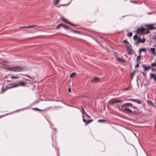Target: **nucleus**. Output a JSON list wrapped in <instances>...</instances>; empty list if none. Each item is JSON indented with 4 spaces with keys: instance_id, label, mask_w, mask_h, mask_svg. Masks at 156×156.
Here are the masks:
<instances>
[{
    "instance_id": "aec40b11",
    "label": "nucleus",
    "mask_w": 156,
    "mask_h": 156,
    "mask_svg": "<svg viewBox=\"0 0 156 156\" xmlns=\"http://www.w3.org/2000/svg\"><path fill=\"white\" fill-rule=\"evenodd\" d=\"M139 37L137 35H135L133 37V39L135 41H136Z\"/></svg>"
},
{
    "instance_id": "ddd939ff",
    "label": "nucleus",
    "mask_w": 156,
    "mask_h": 156,
    "mask_svg": "<svg viewBox=\"0 0 156 156\" xmlns=\"http://www.w3.org/2000/svg\"><path fill=\"white\" fill-rule=\"evenodd\" d=\"M141 43V39L140 37L137 39L136 42L134 43V44L136 45H137L138 43Z\"/></svg>"
},
{
    "instance_id": "cd10ccee",
    "label": "nucleus",
    "mask_w": 156,
    "mask_h": 156,
    "mask_svg": "<svg viewBox=\"0 0 156 156\" xmlns=\"http://www.w3.org/2000/svg\"><path fill=\"white\" fill-rule=\"evenodd\" d=\"M146 39L145 38L143 37L142 39H141V42L142 43H144Z\"/></svg>"
},
{
    "instance_id": "680f3d73",
    "label": "nucleus",
    "mask_w": 156,
    "mask_h": 156,
    "mask_svg": "<svg viewBox=\"0 0 156 156\" xmlns=\"http://www.w3.org/2000/svg\"><path fill=\"white\" fill-rule=\"evenodd\" d=\"M124 89V90H127V88H125V89Z\"/></svg>"
},
{
    "instance_id": "49530a36",
    "label": "nucleus",
    "mask_w": 156,
    "mask_h": 156,
    "mask_svg": "<svg viewBox=\"0 0 156 156\" xmlns=\"http://www.w3.org/2000/svg\"><path fill=\"white\" fill-rule=\"evenodd\" d=\"M68 91L69 92V93L71 92V88H69L68 89Z\"/></svg>"
},
{
    "instance_id": "2eb2a0df",
    "label": "nucleus",
    "mask_w": 156,
    "mask_h": 156,
    "mask_svg": "<svg viewBox=\"0 0 156 156\" xmlns=\"http://www.w3.org/2000/svg\"><path fill=\"white\" fill-rule=\"evenodd\" d=\"M116 58L118 60L119 62H120L122 63H125L126 62V60H125L122 59L119 57H117Z\"/></svg>"
},
{
    "instance_id": "9d476101",
    "label": "nucleus",
    "mask_w": 156,
    "mask_h": 156,
    "mask_svg": "<svg viewBox=\"0 0 156 156\" xmlns=\"http://www.w3.org/2000/svg\"><path fill=\"white\" fill-rule=\"evenodd\" d=\"M132 107V104L130 103H127L124 104L123 105H121L122 108L123 107Z\"/></svg>"
},
{
    "instance_id": "423d86ee",
    "label": "nucleus",
    "mask_w": 156,
    "mask_h": 156,
    "mask_svg": "<svg viewBox=\"0 0 156 156\" xmlns=\"http://www.w3.org/2000/svg\"><path fill=\"white\" fill-rule=\"evenodd\" d=\"M156 25V23H154L153 24H148L146 25V27L148 30H151L153 29H156V27L153 26V25Z\"/></svg>"
},
{
    "instance_id": "f3484780",
    "label": "nucleus",
    "mask_w": 156,
    "mask_h": 156,
    "mask_svg": "<svg viewBox=\"0 0 156 156\" xmlns=\"http://www.w3.org/2000/svg\"><path fill=\"white\" fill-rule=\"evenodd\" d=\"M63 24L62 23H60L56 27V28L57 29H60L61 27H63Z\"/></svg>"
},
{
    "instance_id": "13d9d810",
    "label": "nucleus",
    "mask_w": 156,
    "mask_h": 156,
    "mask_svg": "<svg viewBox=\"0 0 156 156\" xmlns=\"http://www.w3.org/2000/svg\"><path fill=\"white\" fill-rule=\"evenodd\" d=\"M154 39H156V35L154 36Z\"/></svg>"
},
{
    "instance_id": "c85d7f7f",
    "label": "nucleus",
    "mask_w": 156,
    "mask_h": 156,
    "mask_svg": "<svg viewBox=\"0 0 156 156\" xmlns=\"http://www.w3.org/2000/svg\"><path fill=\"white\" fill-rule=\"evenodd\" d=\"M149 30H148V29H147V30L146 29V30L145 31L144 34H149L150 32L149 31Z\"/></svg>"
},
{
    "instance_id": "c756f323",
    "label": "nucleus",
    "mask_w": 156,
    "mask_h": 156,
    "mask_svg": "<svg viewBox=\"0 0 156 156\" xmlns=\"http://www.w3.org/2000/svg\"><path fill=\"white\" fill-rule=\"evenodd\" d=\"M19 78L18 76H11V78L12 79H18Z\"/></svg>"
},
{
    "instance_id": "a211bd4d",
    "label": "nucleus",
    "mask_w": 156,
    "mask_h": 156,
    "mask_svg": "<svg viewBox=\"0 0 156 156\" xmlns=\"http://www.w3.org/2000/svg\"><path fill=\"white\" fill-rule=\"evenodd\" d=\"M99 80V78L97 77H94V78L92 80V82H95V81H97Z\"/></svg>"
},
{
    "instance_id": "4468645a",
    "label": "nucleus",
    "mask_w": 156,
    "mask_h": 156,
    "mask_svg": "<svg viewBox=\"0 0 156 156\" xmlns=\"http://www.w3.org/2000/svg\"><path fill=\"white\" fill-rule=\"evenodd\" d=\"M150 50L152 52V53L154 55H156L155 48H150Z\"/></svg>"
},
{
    "instance_id": "6e6d98bb",
    "label": "nucleus",
    "mask_w": 156,
    "mask_h": 156,
    "mask_svg": "<svg viewBox=\"0 0 156 156\" xmlns=\"http://www.w3.org/2000/svg\"><path fill=\"white\" fill-rule=\"evenodd\" d=\"M142 73H143V75L144 76H145V74L143 72H142Z\"/></svg>"
},
{
    "instance_id": "4be33fe9",
    "label": "nucleus",
    "mask_w": 156,
    "mask_h": 156,
    "mask_svg": "<svg viewBox=\"0 0 156 156\" xmlns=\"http://www.w3.org/2000/svg\"><path fill=\"white\" fill-rule=\"evenodd\" d=\"M23 75L24 76H25L29 78L30 79L33 80L34 79V77H31V76H29L28 74H24Z\"/></svg>"
},
{
    "instance_id": "b1692460",
    "label": "nucleus",
    "mask_w": 156,
    "mask_h": 156,
    "mask_svg": "<svg viewBox=\"0 0 156 156\" xmlns=\"http://www.w3.org/2000/svg\"><path fill=\"white\" fill-rule=\"evenodd\" d=\"M36 26H37V25H32L31 26H27V27H25L26 28H31L34 27H36Z\"/></svg>"
},
{
    "instance_id": "58836bf2",
    "label": "nucleus",
    "mask_w": 156,
    "mask_h": 156,
    "mask_svg": "<svg viewBox=\"0 0 156 156\" xmlns=\"http://www.w3.org/2000/svg\"><path fill=\"white\" fill-rule=\"evenodd\" d=\"M81 112L83 114V111H84V109L83 107L82 106L81 107Z\"/></svg>"
},
{
    "instance_id": "3c124183",
    "label": "nucleus",
    "mask_w": 156,
    "mask_h": 156,
    "mask_svg": "<svg viewBox=\"0 0 156 156\" xmlns=\"http://www.w3.org/2000/svg\"><path fill=\"white\" fill-rule=\"evenodd\" d=\"M130 2H135V1H132V0H130Z\"/></svg>"
},
{
    "instance_id": "a878e982",
    "label": "nucleus",
    "mask_w": 156,
    "mask_h": 156,
    "mask_svg": "<svg viewBox=\"0 0 156 156\" xmlns=\"http://www.w3.org/2000/svg\"><path fill=\"white\" fill-rule=\"evenodd\" d=\"M135 70L130 73V75L131 76V79H132L133 77L135 74Z\"/></svg>"
},
{
    "instance_id": "864d4df0",
    "label": "nucleus",
    "mask_w": 156,
    "mask_h": 156,
    "mask_svg": "<svg viewBox=\"0 0 156 156\" xmlns=\"http://www.w3.org/2000/svg\"><path fill=\"white\" fill-rule=\"evenodd\" d=\"M114 101H115V103H118V100H115Z\"/></svg>"
},
{
    "instance_id": "f704fd0d",
    "label": "nucleus",
    "mask_w": 156,
    "mask_h": 156,
    "mask_svg": "<svg viewBox=\"0 0 156 156\" xmlns=\"http://www.w3.org/2000/svg\"><path fill=\"white\" fill-rule=\"evenodd\" d=\"M7 89H8V87L7 88V89H6V88H3V87H2V93H3L4 92H5Z\"/></svg>"
},
{
    "instance_id": "7c9ffc66",
    "label": "nucleus",
    "mask_w": 156,
    "mask_h": 156,
    "mask_svg": "<svg viewBox=\"0 0 156 156\" xmlns=\"http://www.w3.org/2000/svg\"><path fill=\"white\" fill-rule=\"evenodd\" d=\"M156 66V63H152L151 64V67H155Z\"/></svg>"
},
{
    "instance_id": "412c9836",
    "label": "nucleus",
    "mask_w": 156,
    "mask_h": 156,
    "mask_svg": "<svg viewBox=\"0 0 156 156\" xmlns=\"http://www.w3.org/2000/svg\"><path fill=\"white\" fill-rule=\"evenodd\" d=\"M140 55H139L136 58V62L138 63H139V62L140 60Z\"/></svg>"
},
{
    "instance_id": "4c0bfd02",
    "label": "nucleus",
    "mask_w": 156,
    "mask_h": 156,
    "mask_svg": "<svg viewBox=\"0 0 156 156\" xmlns=\"http://www.w3.org/2000/svg\"><path fill=\"white\" fill-rule=\"evenodd\" d=\"M106 121L105 120L102 119H99L98 120V122H105Z\"/></svg>"
},
{
    "instance_id": "79ce46f5",
    "label": "nucleus",
    "mask_w": 156,
    "mask_h": 156,
    "mask_svg": "<svg viewBox=\"0 0 156 156\" xmlns=\"http://www.w3.org/2000/svg\"><path fill=\"white\" fill-rule=\"evenodd\" d=\"M86 115L87 117L89 118H90L91 117L89 115H88L87 113H86Z\"/></svg>"
},
{
    "instance_id": "393cba45",
    "label": "nucleus",
    "mask_w": 156,
    "mask_h": 156,
    "mask_svg": "<svg viewBox=\"0 0 156 156\" xmlns=\"http://www.w3.org/2000/svg\"><path fill=\"white\" fill-rule=\"evenodd\" d=\"M71 30L74 33H76V34H80V32L76 30H72V29Z\"/></svg>"
},
{
    "instance_id": "0e129e2a",
    "label": "nucleus",
    "mask_w": 156,
    "mask_h": 156,
    "mask_svg": "<svg viewBox=\"0 0 156 156\" xmlns=\"http://www.w3.org/2000/svg\"><path fill=\"white\" fill-rule=\"evenodd\" d=\"M8 81V82H9L10 81Z\"/></svg>"
},
{
    "instance_id": "0eeeda50",
    "label": "nucleus",
    "mask_w": 156,
    "mask_h": 156,
    "mask_svg": "<svg viewBox=\"0 0 156 156\" xmlns=\"http://www.w3.org/2000/svg\"><path fill=\"white\" fill-rule=\"evenodd\" d=\"M126 101H131L136 103H137L140 104H141V101L139 99H128L126 100Z\"/></svg>"
},
{
    "instance_id": "20e7f679",
    "label": "nucleus",
    "mask_w": 156,
    "mask_h": 156,
    "mask_svg": "<svg viewBox=\"0 0 156 156\" xmlns=\"http://www.w3.org/2000/svg\"><path fill=\"white\" fill-rule=\"evenodd\" d=\"M121 109L122 111V112L127 114L130 113L133 114L134 113V112H133L131 109L127 108H122Z\"/></svg>"
},
{
    "instance_id": "ea45409f",
    "label": "nucleus",
    "mask_w": 156,
    "mask_h": 156,
    "mask_svg": "<svg viewBox=\"0 0 156 156\" xmlns=\"http://www.w3.org/2000/svg\"><path fill=\"white\" fill-rule=\"evenodd\" d=\"M123 43H126L127 44H129V43L128 42V41L126 40H125L123 41Z\"/></svg>"
},
{
    "instance_id": "c03bdc74",
    "label": "nucleus",
    "mask_w": 156,
    "mask_h": 156,
    "mask_svg": "<svg viewBox=\"0 0 156 156\" xmlns=\"http://www.w3.org/2000/svg\"><path fill=\"white\" fill-rule=\"evenodd\" d=\"M132 107L133 109H136L137 108V107L136 106H132Z\"/></svg>"
},
{
    "instance_id": "bf43d9fd",
    "label": "nucleus",
    "mask_w": 156,
    "mask_h": 156,
    "mask_svg": "<svg viewBox=\"0 0 156 156\" xmlns=\"http://www.w3.org/2000/svg\"><path fill=\"white\" fill-rule=\"evenodd\" d=\"M56 101H60V100H56Z\"/></svg>"
},
{
    "instance_id": "9b49d317",
    "label": "nucleus",
    "mask_w": 156,
    "mask_h": 156,
    "mask_svg": "<svg viewBox=\"0 0 156 156\" xmlns=\"http://www.w3.org/2000/svg\"><path fill=\"white\" fill-rule=\"evenodd\" d=\"M142 66L144 68V70L146 71H148L151 68V66H146L145 65H142Z\"/></svg>"
},
{
    "instance_id": "dca6fc26",
    "label": "nucleus",
    "mask_w": 156,
    "mask_h": 156,
    "mask_svg": "<svg viewBox=\"0 0 156 156\" xmlns=\"http://www.w3.org/2000/svg\"><path fill=\"white\" fill-rule=\"evenodd\" d=\"M66 30H71L72 28L69 27H68L66 25H65L63 24V27Z\"/></svg>"
},
{
    "instance_id": "e2e57ef3",
    "label": "nucleus",
    "mask_w": 156,
    "mask_h": 156,
    "mask_svg": "<svg viewBox=\"0 0 156 156\" xmlns=\"http://www.w3.org/2000/svg\"><path fill=\"white\" fill-rule=\"evenodd\" d=\"M49 108H51V107H49Z\"/></svg>"
},
{
    "instance_id": "5fc2aeb1",
    "label": "nucleus",
    "mask_w": 156,
    "mask_h": 156,
    "mask_svg": "<svg viewBox=\"0 0 156 156\" xmlns=\"http://www.w3.org/2000/svg\"><path fill=\"white\" fill-rule=\"evenodd\" d=\"M118 109H119V110H120V108L119 106H118Z\"/></svg>"
},
{
    "instance_id": "e433bc0d",
    "label": "nucleus",
    "mask_w": 156,
    "mask_h": 156,
    "mask_svg": "<svg viewBox=\"0 0 156 156\" xmlns=\"http://www.w3.org/2000/svg\"><path fill=\"white\" fill-rule=\"evenodd\" d=\"M9 113H8V114H4V115H0V118H1L5 116H6L8 115H9Z\"/></svg>"
},
{
    "instance_id": "473e14b6",
    "label": "nucleus",
    "mask_w": 156,
    "mask_h": 156,
    "mask_svg": "<svg viewBox=\"0 0 156 156\" xmlns=\"http://www.w3.org/2000/svg\"><path fill=\"white\" fill-rule=\"evenodd\" d=\"M139 50L140 51H142L145 52L146 51V50L145 48H140Z\"/></svg>"
},
{
    "instance_id": "f8f14e48",
    "label": "nucleus",
    "mask_w": 156,
    "mask_h": 156,
    "mask_svg": "<svg viewBox=\"0 0 156 156\" xmlns=\"http://www.w3.org/2000/svg\"><path fill=\"white\" fill-rule=\"evenodd\" d=\"M146 101L148 105H150L151 106L154 107V104L151 101L147 100Z\"/></svg>"
},
{
    "instance_id": "09e8293b",
    "label": "nucleus",
    "mask_w": 156,
    "mask_h": 156,
    "mask_svg": "<svg viewBox=\"0 0 156 156\" xmlns=\"http://www.w3.org/2000/svg\"><path fill=\"white\" fill-rule=\"evenodd\" d=\"M154 81L156 82V75L155 74L154 77Z\"/></svg>"
},
{
    "instance_id": "37998d69",
    "label": "nucleus",
    "mask_w": 156,
    "mask_h": 156,
    "mask_svg": "<svg viewBox=\"0 0 156 156\" xmlns=\"http://www.w3.org/2000/svg\"><path fill=\"white\" fill-rule=\"evenodd\" d=\"M141 53V51H140V50H139V55H140V56Z\"/></svg>"
},
{
    "instance_id": "603ef678",
    "label": "nucleus",
    "mask_w": 156,
    "mask_h": 156,
    "mask_svg": "<svg viewBox=\"0 0 156 156\" xmlns=\"http://www.w3.org/2000/svg\"><path fill=\"white\" fill-rule=\"evenodd\" d=\"M83 113H84L85 115H86V113H87L84 110V111H83Z\"/></svg>"
},
{
    "instance_id": "a19ab883",
    "label": "nucleus",
    "mask_w": 156,
    "mask_h": 156,
    "mask_svg": "<svg viewBox=\"0 0 156 156\" xmlns=\"http://www.w3.org/2000/svg\"><path fill=\"white\" fill-rule=\"evenodd\" d=\"M139 65L138 63H137L135 66V67H139Z\"/></svg>"
},
{
    "instance_id": "6ab92c4d",
    "label": "nucleus",
    "mask_w": 156,
    "mask_h": 156,
    "mask_svg": "<svg viewBox=\"0 0 156 156\" xmlns=\"http://www.w3.org/2000/svg\"><path fill=\"white\" fill-rule=\"evenodd\" d=\"M32 109H33L34 110H37L40 111L44 112V110L40 109H39L37 108V107L35 108H32Z\"/></svg>"
},
{
    "instance_id": "f03ea898",
    "label": "nucleus",
    "mask_w": 156,
    "mask_h": 156,
    "mask_svg": "<svg viewBox=\"0 0 156 156\" xmlns=\"http://www.w3.org/2000/svg\"><path fill=\"white\" fill-rule=\"evenodd\" d=\"M6 69L9 70L14 72H20L23 69L22 67L19 66L8 67Z\"/></svg>"
},
{
    "instance_id": "4d7b16f0",
    "label": "nucleus",
    "mask_w": 156,
    "mask_h": 156,
    "mask_svg": "<svg viewBox=\"0 0 156 156\" xmlns=\"http://www.w3.org/2000/svg\"><path fill=\"white\" fill-rule=\"evenodd\" d=\"M26 26H24V27H20V28H26L25 27Z\"/></svg>"
},
{
    "instance_id": "5701e85b",
    "label": "nucleus",
    "mask_w": 156,
    "mask_h": 156,
    "mask_svg": "<svg viewBox=\"0 0 156 156\" xmlns=\"http://www.w3.org/2000/svg\"><path fill=\"white\" fill-rule=\"evenodd\" d=\"M155 74H153L152 73H151L150 74V78L151 79H154V76H155Z\"/></svg>"
},
{
    "instance_id": "bb28decb",
    "label": "nucleus",
    "mask_w": 156,
    "mask_h": 156,
    "mask_svg": "<svg viewBox=\"0 0 156 156\" xmlns=\"http://www.w3.org/2000/svg\"><path fill=\"white\" fill-rule=\"evenodd\" d=\"M70 3V2H69V3H68L67 4H61L59 6H58V7H59L60 6H66L68 5H69Z\"/></svg>"
},
{
    "instance_id": "2f4dec72",
    "label": "nucleus",
    "mask_w": 156,
    "mask_h": 156,
    "mask_svg": "<svg viewBox=\"0 0 156 156\" xmlns=\"http://www.w3.org/2000/svg\"><path fill=\"white\" fill-rule=\"evenodd\" d=\"M75 75H76V73H71V75L69 76V77H73L74 76H75Z\"/></svg>"
},
{
    "instance_id": "f257e3e1",
    "label": "nucleus",
    "mask_w": 156,
    "mask_h": 156,
    "mask_svg": "<svg viewBox=\"0 0 156 156\" xmlns=\"http://www.w3.org/2000/svg\"><path fill=\"white\" fill-rule=\"evenodd\" d=\"M26 82H20L17 83H10L8 86H10L8 87V89H11L19 86H24L26 85Z\"/></svg>"
},
{
    "instance_id": "de8ad7c7",
    "label": "nucleus",
    "mask_w": 156,
    "mask_h": 156,
    "mask_svg": "<svg viewBox=\"0 0 156 156\" xmlns=\"http://www.w3.org/2000/svg\"><path fill=\"white\" fill-rule=\"evenodd\" d=\"M115 103V101H112V102L111 103V105H113Z\"/></svg>"
},
{
    "instance_id": "7ed1b4c3",
    "label": "nucleus",
    "mask_w": 156,
    "mask_h": 156,
    "mask_svg": "<svg viewBox=\"0 0 156 156\" xmlns=\"http://www.w3.org/2000/svg\"><path fill=\"white\" fill-rule=\"evenodd\" d=\"M146 29L143 27L138 28L137 29L136 33L139 34L143 35L144 34L145 31Z\"/></svg>"
},
{
    "instance_id": "1a4fd4ad",
    "label": "nucleus",
    "mask_w": 156,
    "mask_h": 156,
    "mask_svg": "<svg viewBox=\"0 0 156 156\" xmlns=\"http://www.w3.org/2000/svg\"><path fill=\"white\" fill-rule=\"evenodd\" d=\"M93 120H86L85 119H84L83 118V121L85 123V125H87L88 124L90 123L91 122L93 121Z\"/></svg>"
},
{
    "instance_id": "6e6552de",
    "label": "nucleus",
    "mask_w": 156,
    "mask_h": 156,
    "mask_svg": "<svg viewBox=\"0 0 156 156\" xmlns=\"http://www.w3.org/2000/svg\"><path fill=\"white\" fill-rule=\"evenodd\" d=\"M60 19L61 20H63V21H64L66 23H68V24H69L70 25H71V26H76V25L73 24V23H72L70 22L69 20H68L67 19H66L65 18L62 17V18H61Z\"/></svg>"
},
{
    "instance_id": "c9c22d12",
    "label": "nucleus",
    "mask_w": 156,
    "mask_h": 156,
    "mask_svg": "<svg viewBox=\"0 0 156 156\" xmlns=\"http://www.w3.org/2000/svg\"><path fill=\"white\" fill-rule=\"evenodd\" d=\"M60 0H55V3H54V5H56L57 4H58V2H59V1Z\"/></svg>"
},
{
    "instance_id": "052dcab7",
    "label": "nucleus",
    "mask_w": 156,
    "mask_h": 156,
    "mask_svg": "<svg viewBox=\"0 0 156 156\" xmlns=\"http://www.w3.org/2000/svg\"><path fill=\"white\" fill-rule=\"evenodd\" d=\"M0 61H2V59L1 58H0Z\"/></svg>"
},
{
    "instance_id": "72a5a7b5",
    "label": "nucleus",
    "mask_w": 156,
    "mask_h": 156,
    "mask_svg": "<svg viewBox=\"0 0 156 156\" xmlns=\"http://www.w3.org/2000/svg\"><path fill=\"white\" fill-rule=\"evenodd\" d=\"M132 33L131 32H129L127 34V36L129 37H131L132 35Z\"/></svg>"
},
{
    "instance_id": "a18cd8bd",
    "label": "nucleus",
    "mask_w": 156,
    "mask_h": 156,
    "mask_svg": "<svg viewBox=\"0 0 156 156\" xmlns=\"http://www.w3.org/2000/svg\"><path fill=\"white\" fill-rule=\"evenodd\" d=\"M151 70L152 71H156V68H153L151 69Z\"/></svg>"
},
{
    "instance_id": "39448f33",
    "label": "nucleus",
    "mask_w": 156,
    "mask_h": 156,
    "mask_svg": "<svg viewBox=\"0 0 156 156\" xmlns=\"http://www.w3.org/2000/svg\"><path fill=\"white\" fill-rule=\"evenodd\" d=\"M126 49L127 53L129 55H131L134 53L135 52L131 48V46L130 45L127 46Z\"/></svg>"
},
{
    "instance_id": "8fccbe9b",
    "label": "nucleus",
    "mask_w": 156,
    "mask_h": 156,
    "mask_svg": "<svg viewBox=\"0 0 156 156\" xmlns=\"http://www.w3.org/2000/svg\"><path fill=\"white\" fill-rule=\"evenodd\" d=\"M118 103L121 102H122V101L121 100H118Z\"/></svg>"
}]
</instances>
